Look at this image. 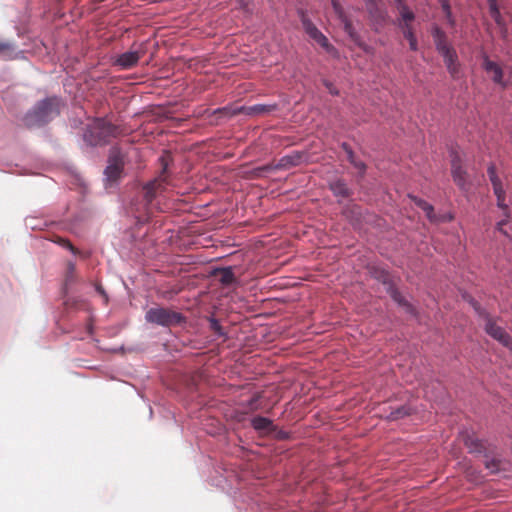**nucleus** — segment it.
Instances as JSON below:
<instances>
[{
  "mask_svg": "<svg viewBox=\"0 0 512 512\" xmlns=\"http://www.w3.org/2000/svg\"><path fill=\"white\" fill-rule=\"evenodd\" d=\"M60 106V97L46 96L27 109L20 117V122L29 131L43 130L60 115Z\"/></svg>",
  "mask_w": 512,
  "mask_h": 512,
  "instance_id": "1",
  "label": "nucleus"
},
{
  "mask_svg": "<svg viewBox=\"0 0 512 512\" xmlns=\"http://www.w3.org/2000/svg\"><path fill=\"white\" fill-rule=\"evenodd\" d=\"M118 133V127L104 118H95L83 128L82 139L87 147L107 145Z\"/></svg>",
  "mask_w": 512,
  "mask_h": 512,
  "instance_id": "2",
  "label": "nucleus"
},
{
  "mask_svg": "<svg viewBox=\"0 0 512 512\" xmlns=\"http://www.w3.org/2000/svg\"><path fill=\"white\" fill-rule=\"evenodd\" d=\"M145 321L162 327L180 325L186 322V317L181 312L171 311L167 308L151 307L145 313Z\"/></svg>",
  "mask_w": 512,
  "mask_h": 512,
  "instance_id": "3",
  "label": "nucleus"
},
{
  "mask_svg": "<svg viewBox=\"0 0 512 512\" xmlns=\"http://www.w3.org/2000/svg\"><path fill=\"white\" fill-rule=\"evenodd\" d=\"M372 29L379 32L387 19V12L375 0H364Z\"/></svg>",
  "mask_w": 512,
  "mask_h": 512,
  "instance_id": "4",
  "label": "nucleus"
},
{
  "mask_svg": "<svg viewBox=\"0 0 512 512\" xmlns=\"http://www.w3.org/2000/svg\"><path fill=\"white\" fill-rule=\"evenodd\" d=\"M309 155L306 151H292L289 154L282 156L273 168L276 170H289L293 167L299 166L302 163L308 162Z\"/></svg>",
  "mask_w": 512,
  "mask_h": 512,
  "instance_id": "5",
  "label": "nucleus"
},
{
  "mask_svg": "<svg viewBox=\"0 0 512 512\" xmlns=\"http://www.w3.org/2000/svg\"><path fill=\"white\" fill-rule=\"evenodd\" d=\"M327 186L332 195L337 198V203H341L342 199L349 198L353 195V189L348 186L344 178L336 177L328 180Z\"/></svg>",
  "mask_w": 512,
  "mask_h": 512,
  "instance_id": "6",
  "label": "nucleus"
},
{
  "mask_svg": "<svg viewBox=\"0 0 512 512\" xmlns=\"http://www.w3.org/2000/svg\"><path fill=\"white\" fill-rule=\"evenodd\" d=\"M484 331L503 346L508 348L512 346L510 335L502 327L498 326L493 319L485 323Z\"/></svg>",
  "mask_w": 512,
  "mask_h": 512,
  "instance_id": "7",
  "label": "nucleus"
},
{
  "mask_svg": "<svg viewBox=\"0 0 512 512\" xmlns=\"http://www.w3.org/2000/svg\"><path fill=\"white\" fill-rule=\"evenodd\" d=\"M0 57L5 61L24 60L26 53L24 50L18 49L14 42L0 38Z\"/></svg>",
  "mask_w": 512,
  "mask_h": 512,
  "instance_id": "8",
  "label": "nucleus"
},
{
  "mask_svg": "<svg viewBox=\"0 0 512 512\" xmlns=\"http://www.w3.org/2000/svg\"><path fill=\"white\" fill-rule=\"evenodd\" d=\"M390 298L393 300V302L401 308L407 315L418 318L419 317V311L418 309L409 301L407 300L399 291L398 288L396 289H390Z\"/></svg>",
  "mask_w": 512,
  "mask_h": 512,
  "instance_id": "9",
  "label": "nucleus"
},
{
  "mask_svg": "<svg viewBox=\"0 0 512 512\" xmlns=\"http://www.w3.org/2000/svg\"><path fill=\"white\" fill-rule=\"evenodd\" d=\"M124 168L114 164H107L103 171V181L105 189L115 187L123 174Z\"/></svg>",
  "mask_w": 512,
  "mask_h": 512,
  "instance_id": "10",
  "label": "nucleus"
},
{
  "mask_svg": "<svg viewBox=\"0 0 512 512\" xmlns=\"http://www.w3.org/2000/svg\"><path fill=\"white\" fill-rule=\"evenodd\" d=\"M341 24L343 25V30L349 37V39L360 49L365 52H368L369 46L363 41L360 33L355 29L352 22L349 18L342 19Z\"/></svg>",
  "mask_w": 512,
  "mask_h": 512,
  "instance_id": "11",
  "label": "nucleus"
},
{
  "mask_svg": "<svg viewBox=\"0 0 512 512\" xmlns=\"http://www.w3.org/2000/svg\"><path fill=\"white\" fill-rule=\"evenodd\" d=\"M407 197L420 209H422L430 222H439L440 219L434 212V207L432 204L428 203L426 200L416 196L412 193H408Z\"/></svg>",
  "mask_w": 512,
  "mask_h": 512,
  "instance_id": "12",
  "label": "nucleus"
},
{
  "mask_svg": "<svg viewBox=\"0 0 512 512\" xmlns=\"http://www.w3.org/2000/svg\"><path fill=\"white\" fill-rule=\"evenodd\" d=\"M277 108H278V105L276 103H271V104L257 103V104L251 105V106L241 105V106H239L238 111H241V114H245L247 116H254V115L261 114V113H270L272 111L277 110Z\"/></svg>",
  "mask_w": 512,
  "mask_h": 512,
  "instance_id": "13",
  "label": "nucleus"
},
{
  "mask_svg": "<svg viewBox=\"0 0 512 512\" xmlns=\"http://www.w3.org/2000/svg\"><path fill=\"white\" fill-rule=\"evenodd\" d=\"M483 68L486 72L493 73L492 81L494 83L500 84L503 87L506 86V83L503 82L502 68L496 62L490 60L488 55H486V54H484V56H483Z\"/></svg>",
  "mask_w": 512,
  "mask_h": 512,
  "instance_id": "14",
  "label": "nucleus"
},
{
  "mask_svg": "<svg viewBox=\"0 0 512 512\" xmlns=\"http://www.w3.org/2000/svg\"><path fill=\"white\" fill-rule=\"evenodd\" d=\"M451 176L459 190L464 193L469 191L468 172L463 166L451 168Z\"/></svg>",
  "mask_w": 512,
  "mask_h": 512,
  "instance_id": "15",
  "label": "nucleus"
},
{
  "mask_svg": "<svg viewBox=\"0 0 512 512\" xmlns=\"http://www.w3.org/2000/svg\"><path fill=\"white\" fill-rule=\"evenodd\" d=\"M140 59L138 51H126L118 55L114 64L121 69H130L134 67Z\"/></svg>",
  "mask_w": 512,
  "mask_h": 512,
  "instance_id": "16",
  "label": "nucleus"
},
{
  "mask_svg": "<svg viewBox=\"0 0 512 512\" xmlns=\"http://www.w3.org/2000/svg\"><path fill=\"white\" fill-rule=\"evenodd\" d=\"M217 274L221 275L219 282L223 286H231L237 283V278L234 274L232 266L216 267L211 271V275Z\"/></svg>",
  "mask_w": 512,
  "mask_h": 512,
  "instance_id": "17",
  "label": "nucleus"
},
{
  "mask_svg": "<svg viewBox=\"0 0 512 512\" xmlns=\"http://www.w3.org/2000/svg\"><path fill=\"white\" fill-rule=\"evenodd\" d=\"M238 110H239V106L226 105V106L214 109L211 112V115L217 117L216 123L218 124L219 122H225V121L231 119L232 117H234L238 114H241V111H238Z\"/></svg>",
  "mask_w": 512,
  "mask_h": 512,
  "instance_id": "18",
  "label": "nucleus"
},
{
  "mask_svg": "<svg viewBox=\"0 0 512 512\" xmlns=\"http://www.w3.org/2000/svg\"><path fill=\"white\" fill-rule=\"evenodd\" d=\"M487 2L489 5V12L491 17L496 25L500 28L502 36L505 38L507 35V25L500 13L498 2L497 0H487Z\"/></svg>",
  "mask_w": 512,
  "mask_h": 512,
  "instance_id": "19",
  "label": "nucleus"
},
{
  "mask_svg": "<svg viewBox=\"0 0 512 512\" xmlns=\"http://www.w3.org/2000/svg\"><path fill=\"white\" fill-rule=\"evenodd\" d=\"M250 424L252 428L257 432H272L275 430L273 421L265 416L257 415L251 418Z\"/></svg>",
  "mask_w": 512,
  "mask_h": 512,
  "instance_id": "20",
  "label": "nucleus"
},
{
  "mask_svg": "<svg viewBox=\"0 0 512 512\" xmlns=\"http://www.w3.org/2000/svg\"><path fill=\"white\" fill-rule=\"evenodd\" d=\"M162 184L158 179L148 181L143 185V198L147 204H151L157 197L158 190Z\"/></svg>",
  "mask_w": 512,
  "mask_h": 512,
  "instance_id": "21",
  "label": "nucleus"
},
{
  "mask_svg": "<svg viewBox=\"0 0 512 512\" xmlns=\"http://www.w3.org/2000/svg\"><path fill=\"white\" fill-rule=\"evenodd\" d=\"M340 147L344 150V152L346 153L347 155V160L348 162L356 169H358L360 171L361 174H364L365 171H366V164L361 161V160H358L356 157H355V154H354V151L352 149V147L347 143V142H342L340 144Z\"/></svg>",
  "mask_w": 512,
  "mask_h": 512,
  "instance_id": "22",
  "label": "nucleus"
},
{
  "mask_svg": "<svg viewBox=\"0 0 512 512\" xmlns=\"http://www.w3.org/2000/svg\"><path fill=\"white\" fill-rule=\"evenodd\" d=\"M414 409L409 404H403L399 407H396L390 411L388 415H386L385 419L387 421H398L404 419L410 415H412Z\"/></svg>",
  "mask_w": 512,
  "mask_h": 512,
  "instance_id": "23",
  "label": "nucleus"
},
{
  "mask_svg": "<svg viewBox=\"0 0 512 512\" xmlns=\"http://www.w3.org/2000/svg\"><path fill=\"white\" fill-rule=\"evenodd\" d=\"M464 443L470 453L479 455H485L487 453L483 440L477 437L467 436L464 440Z\"/></svg>",
  "mask_w": 512,
  "mask_h": 512,
  "instance_id": "24",
  "label": "nucleus"
},
{
  "mask_svg": "<svg viewBox=\"0 0 512 512\" xmlns=\"http://www.w3.org/2000/svg\"><path fill=\"white\" fill-rule=\"evenodd\" d=\"M301 24H302V27L305 31V33L312 39L316 42V40H318V38L323 34L315 25L314 23L311 21V19H309L308 17H306L305 15H302L301 16Z\"/></svg>",
  "mask_w": 512,
  "mask_h": 512,
  "instance_id": "25",
  "label": "nucleus"
},
{
  "mask_svg": "<svg viewBox=\"0 0 512 512\" xmlns=\"http://www.w3.org/2000/svg\"><path fill=\"white\" fill-rule=\"evenodd\" d=\"M107 164H114L124 168V155L119 147L112 146L109 149Z\"/></svg>",
  "mask_w": 512,
  "mask_h": 512,
  "instance_id": "26",
  "label": "nucleus"
},
{
  "mask_svg": "<svg viewBox=\"0 0 512 512\" xmlns=\"http://www.w3.org/2000/svg\"><path fill=\"white\" fill-rule=\"evenodd\" d=\"M399 27L402 29L404 37L409 42V48L412 51H417L418 50L417 38H416L415 34L413 33L410 25L408 23L400 22Z\"/></svg>",
  "mask_w": 512,
  "mask_h": 512,
  "instance_id": "27",
  "label": "nucleus"
},
{
  "mask_svg": "<svg viewBox=\"0 0 512 512\" xmlns=\"http://www.w3.org/2000/svg\"><path fill=\"white\" fill-rule=\"evenodd\" d=\"M493 193L496 196L497 207L503 210L504 216L510 217L508 205L505 203V190L503 186L493 188Z\"/></svg>",
  "mask_w": 512,
  "mask_h": 512,
  "instance_id": "28",
  "label": "nucleus"
},
{
  "mask_svg": "<svg viewBox=\"0 0 512 512\" xmlns=\"http://www.w3.org/2000/svg\"><path fill=\"white\" fill-rule=\"evenodd\" d=\"M25 227L31 230H42L47 226V222L37 216L29 215L24 220Z\"/></svg>",
  "mask_w": 512,
  "mask_h": 512,
  "instance_id": "29",
  "label": "nucleus"
},
{
  "mask_svg": "<svg viewBox=\"0 0 512 512\" xmlns=\"http://www.w3.org/2000/svg\"><path fill=\"white\" fill-rule=\"evenodd\" d=\"M378 282H380L384 288L386 293L390 294V289H396V285L394 284L393 280L391 279L388 271L381 270L379 274L375 277Z\"/></svg>",
  "mask_w": 512,
  "mask_h": 512,
  "instance_id": "30",
  "label": "nucleus"
},
{
  "mask_svg": "<svg viewBox=\"0 0 512 512\" xmlns=\"http://www.w3.org/2000/svg\"><path fill=\"white\" fill-rule=\"evenodd\" d=\"M209 323V328L211 331L214 332L215 335L218 337H224L227 338V333L224 331V328L222 327L220 321L214 316L211 315L207 318Z\"/></svg>",
  "mask_w": 512,
  "mask_h": 512,
  "instance_id": "31",
  "label": "nucleus"
},
{
  "mask_svg": "<svg viewBox=\"0 0 512 512\" xmlns=\"http://www.w3.org/2000/svg\"><path fill=\"white\" fill-rule=\"evenodd\" d=\"M72 282H73V275L67 274L65 282H64L63 287H62V294H63V298H64V304L66 306H75L76 305V300H74V299H72L71 297L68 296L69 286H70V284Z\"/></svg>",
  "mask_w": 512,
  "mask_h": 512,
  "instance_id": "32",
  "label": "nucleus"
},
{
  "mask_svg": "<svg viewBox=\"0 0 512 512\" xmlns=\"http://www.w3.org/2000/svg\"><path fill=\"white\" fill-rule=\"evenodd\" d=\"M396 5L404 23L413 21L415 19V14L409 9L407 4L404 3V0H402L400 3H397Z\"/></svg>",
  "mask_w": 512,
  "mask_h": 512,
  "instance_id": "33",
  "label": "nucleus"
},
{
  "mask_svg": "<svg viewBox=\"0 0 512 512\" xmlns=\"http://www.w3.org/2000/svg\"><path fill=\"white\" fill-rule=\"evenodd\" d=\"M487 174L493 188L502 186L501 179L497 175L496 166L494 163H490L488 165Z\"/></svg>",
  "mask_w": 512,
  "mask_h": 512,
  "instance_id": "34",
  "label": "nucleus"
},
{
  "mask_svg": "<svg viewBox=\"0 0 512 512\" xmlns=\"http://www.w3.org/2000/svg\"><path fill=\"white\" fill-rule=\"evenodd\" d=\"M438 42L439 43L435 45V48L437 52L442 56V58L451 56L453 53H456L455 50L448 45L447 41Z\"/></svg>",
  "mask_w": 512,
  "mask_h": 512,
  "instance_id": "35",
  "label": "nucleus"
},
{
  "mask_svg": "<svg viewBox=\"0 0 512 512\" xmlns=\"http://www.w3.org/2000/svg\"><path fill=\"white\" fill-rule=\"evenodd\" d=\"M443 60H444V63H445V66H446L448 72L451 75H454L455 73L458 72V67L456 64V62H457V54L456 53H453L451 56L443 58Z\"/></svg>",
  "mask_w": 512,
  "mask_h": 512,
  "instance_id": "36",
  "label": "nucleus"
},
{
  "mask_svg": "<svg viewBox=\"0 0 512 512\" xmlns=\"http://www.w3.org/2000/svg\"><path fill=\"white\" fill-rule=\"evenodd\" d=\"M273 171H276L275 168H273L272 164H265L262 166L255 167L251 170V174L254 177H263L268 173H271Z\"/></svg>",
  "mask_w": 512,
  "mask_h": 512,
  "instance_id": "37",
  "label": "nucleus"
},
{
  "mask_svg": "<svg viewBox=\"0 0 512 512\" xmlns=\"http://www.w3.org/2000/svg\"><path fill=\"white\" fill-rule=\"evenodd\" d=\"M483 456L485 457V468L488 469L492 474L498 473L500 461L495 458L489 457L487 453Z\"/></svg>",
  "mask_w": 512,
  "mask_h": 512,
  "instance_id": "38",
  "label": "nucleus"
},
{
  "mask_svg": "<svg viewBox=\"0 0 512 512\" xmlns=\"http://www.w3.org/2000/svg\"><path fill=\"white\" fill-rule=\"evenodd\" d=\"M316 43L319 44L328 53H334L337 51L336 48L330 44L328 38L324 34H322L318 40H316Z\"/></svg>",
  "mask_w": 512,
  "mask_h": 512,
  "instance_id": "39",
  "label": "nucleus"
},
{
  "mask_svg": "<svg viewBox=\"0 0 512 512\" xmlns=\"http://www.w3.org/2000/svg\"><path fill=\"white\" fill-rule=\"evenodd\" d=\"M431 34L435 45L439 43L438 41H447L445 32L438 26H434L432 28Z\"/></svg>",
  "mask_w": 512,
  "mask_h": 512,
  "instance_id": "40",
  "label": "nucleus"
},
{
  "mask_svg": "<svg viewBox=\"0 0 512 512\" xmlns=\"http://www.w3.org/2000/svg\"><path fill=\"white\" fill-rule=\"evenodd\" d=\"M331 5L340 22L342 19L348 18L338 0H331Z\"/></svg>",
  "mask_w": 512,
  "mask_h": 512,
  "instance_id": "41",
  "label": "nucleus"
},
{
  "mask_svg": "<svg viewBox=\"0 0 512 512\" xmlns=\"http://www.w3.org/2000/svg\"><path fill=\"white\" fill-rule=\"evenodd\" d=\"M473 310L479 318L485 320V323L488 322L489 320H492L489 312L484 307H482L480 303L476 307H474Z\"/></svg>",
  "mask_w": 512,
  "mask_h": 512,
  "instance_id": "42",
  "label": "nucleus"
},
{
  "mask_svg": "<svg viewBox=\"0 0 512 512\" xmlns=\"http://www.w3.org/2000/svg\"><path fill=\"white\" fill-rule=\"evenodd\" d=\"M261 397L262 396L260 393H256L253 397L246 401L245 406L251 410L257 409V403L261 399Z\"/></svg>",
  "mask_w": 512,
  "mask_h": 512,
  "instance_id": "43",
  "label": "nucleus"
},
{
  "mask_svg": "<svg viewBox=\"0 0 512 512\" xmlns=\"http://www.w3.org/2000/svg\"><path fill=\"white\" fill-rule=\"evenodd\" d=\"M323 85L332 96H338L339 90L333 85V83L327 79L322 80Z\"/></svg>",
  "mask_w": 512,
  "mask_h": 512,
  "instance_id": "44",
  "label": "nucleus"
},
{
  "mask_svg": "<svg viewBox=\"0 0 512 512\" xmlns=\"http://www.w3.org/2000/svg\"><path fill=\"white\" fill-rule=\"evenodd\" d=\"M271 433H274L275 434V437L278 439V440H287L290 438V434L289 432L285 431V430H282V429H278L276 426H275V430H272Z\"/></svg>",
  "mask_w": 512,
  "mask_h": 512,
  "instance_id": "45",
  "label": "nucleus"
},
{
  "mask_svg": "<svg viewBox=\"0 0 512 512\" xmlns=\"http://www.w3.org/2000/svg\"><path fill=\"white\" fill-rule=\"evenodd\" d=\"M450 157H451V168H454L455 166H462L461 164V157L459 156V154L455 151H451L450 152Z\"/></svg>",
  "mask_w": 512,
  "mask_h": 512,
  "instance_id": "46",
  "label": "nucleus"
},
{
  "mask_svg": "<svg viewBox=\"0 0 512 512\" xmlns=\"http://www.w3.org/2000/svg\"><path fill=\"white\" fill-rule=\"evenodd\" d=\"M508 220H509V217H506L500 221H498L496 223V230L500 233H502L503 235L507 236L508 233L506 230H504L503 226L506 225L508 223Z\"/></svg>",
  "mask_w": 512,
  "mask_h": 512,
  "instance_id": "47",
  "label": "nucleus"
},
{
  "mask_svg": "<svg viewBox=\"0 0 512 512\" xmlns=\"http://www.w3.org/2000/svg\"><path fill=\"white\" fill-rule=\"evenodd\" d=\"M462 298L472 307V309H474V307H476L479 304V302L474 297H472L466 292L462 294Z\"/></svg>",
  "mask_w": 512,
  "mask_h": 512,
  "instance_id": "48",
  "label": "nucleus"
},
{
  "mask_svg": "<svg viewBox=\"0 0 512 512\" xmlns=\"http://www.w3.org/2000/svg\"><path fill=\"white\" fill-rule=\"evenodd\" d=\"M57 243L59 245H61L62 247L70 250L73 254H75V251H74V248L72 246V244L69 242V240L67 239H64V238H59V240L57 241Z\"/></svg>",
  "mask_w": 512,
  "mask_h": 512,
  "instance_id": "49",
  "label": "nucleus"
},
{
  "mask_svg": "<svg viewBox=\"0 0 512 512\" xmlns=\"http://www.w3.org/2000/svg\"><path fill=\"white\" fill-rule=\"evenodd\" d=\"M439 2L441 4V7H442L446 17H450L451 8H450L449 1L448 0H439Z\"/></svg>",
  "mask_w": 512,
  "mask_h": 512,
  "instance_id": "50",
  "label": "nucleus"
},
{
  "mask_svg": "<svg viewBox=\"0 0 512 512\" xmlns=\"http://www.w3.org/2000/svg\"><path fill=\"white\" fill-rule=\"evenodd\" d=\"M225 481H226V478L223 476V474H220L218 477H216L212 480V485H215L217 487H223Z\"/></svg>",
  "mask_w": 512,
  "mask_h": 512,
  "instance_id": "51",
  "label": "nucleus"
},
{
  "mask_svg": "<svg viewBox=\"0 0 512 512\" xmlns=\"http://www.w3.org/2000/svg\"><path fill=\"white\" fill-rule=\"evenodd\" d=\"M96 292L101 295L104 298V302L107 303L109 300L108 294L106 293L105 289L101 285L95 286Z\"/></svg>",
  "mask_w": 512,
  "mask_h": 512,
  "instance_id": "52",
  "label": "nucleus"
},
{
  "mask_svg": "<svg viewBox=\"0 0 512 512\" xmlns=\"http://www.w3.org/2000/svg\"><path fill=\"white\" fill-rule=\"evenodd\" d=\"M74 270H75V265H74V263L70 262L68 264V274L73 275Z\"/></svg>",
  "mask_w": 512,
  "mask_h": 512,
  "instance_id": "53",
  "label": "nucleus"
},
{
  "mask_svg": "<svg viewBox=\"0 0 512 512\" xmlns=\"http://www.w3.org/2000/svg\"><path fill=\"white\" fill-rule=\"evenodd\" d=\"M450 25H454L455 21L452 16V12L450 11V17H446Z\"/></svg>",
  "mask_w": 512,
  "mask_h": 512,
  "instance_id": "54",
  "label": "nucleus"
},
{
  "mask_svg": "<svg viewBox=\"0 0 512 512\" xmlns=\"http://www.w3.org/2000/svg\"><path fill=\"white\" fill-rule=\"evenodd\" d=\"M236 1L241 8H244L247 5L245 0H236Z\"/></svg>",
  "mask_w": 512,
  "mask_h": 512,
  "instance_id": "55",
  "label": "nucleus"
},
{
  "mask_svg": "<svg viewBox=\"0 0 512 512\" xmlns=\"http://www.w3.org/2000/svg\"><path fill=\"white\" fill-rule=\"evenodd\" d=\"M152 415H153V410H152L151 406H149V417L151 418Z\"/></svg>",
  "mask_w": 512,
  "mask_h": 512,
  "instance_id": "56",
  "label": "nucleus"
},
{
  "mask_svg": "<svg viewBox=\"0 0 512 512\" xmlns=\"http://www.w3.org/2000/svg\"><path fill=\"white\" fill-rule=\"evenodd\" d=\"M452 218H453V217H452V215H451V214L446 215V219H447V220H452Z\"/></svg>",
  "mask_w": 512,
  "mask_h": 512,
  "instance_id": "57",
  "label": "nucleus"
},
{
  "mask_svg": "<svg viewBox=\"0 0 512 512\" xmlns=\"http://www.w3.org/2000/svg\"><path fill=\"white\" fill-rule=\"evenodd\" d=\"M394 1L397 4V3H400L402 0H394Z\"/></svg>",
  "mask_w": 512,
  "mask_h": 512,
  "instance_id": "58",
  "label": "nucleus"
}]
</instances>
